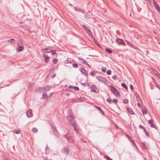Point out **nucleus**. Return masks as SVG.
I'll return each mask as SVG.
<instances>
[{
    "instance_id": "nucleus-58",
    "label": "nucleus",
    "mask_w": 160,
    "mask_h": 160,
    "mask_svg": "<svg viewBox=\"0 0 160 160\" xmlns=\"http://www.w3.org/2000/svg\"><path fill=\"white\" fill-rule=\"evenodd\" d=\"M127 135V137L128 138V139H130V137L129 136H128V135Z\"/></svg>"
},
{
    "instance_id": "nucleus-17",
    "label": "nucleus",
    "mask_w": 160,
    "mask_h": 160,
    "mask_svg": "<svg viewBox=\"0 0 160 160\" xmlns=\"http://www.w3.org/2000/svg\"><path fill=\"white\" fill-rule=\"evenodd\" d=\"M43 91H44L43 88L41 87H38L35 91V92L38 93L42 92Z\"/></svg>"
},
{
    "instance_id": "nucleus-33",
    "label": "nucleus",
    "mask_w": 160,
    "mask_h": 160,
    "mask_svg": "<svg viewBox=\"0 0 160 160\" xmlns=\"http://www.w3.org/2000/svg\"><path fill=\"white\" fill-rule=\"evenodd\" d=\"M123 103L128 104V99H124L123 101Z\"/></svg>"
},
{
    "instance_id": "nucleus-43",
    "label": "nucleus",
    "mask_w": 160,
    "mask_h": 160,
    "mask_svg": "<svg viewBox=\"0 0 160 160\" xmlns=\"http://www.w3.org/2000/svg\"><path fill=\"white\" fill-rule=\"evenodd\" d=\"M51 54L54 55L56 53V52L55 51H52L51 50Z\"/></svg>"
},
{
    "instance_id": "nucleus-40",
    "label": "nucleus",
    "mask_w": 160,
    "mask_h": 160,
    "mask_svg": "<svg viewBox=\"0 0 160 160\" xmlns=\"http://www.w3.org/2000/svg\"><path fill=\"white\" fill-rule=\"evenodd\" d=\"M90 74L91 76H93L95 74V73L94 72L92 71L90 72Z\"/></svg>"
},
{
    "instance_id": "nucleus-30",
    "label": "nucleus",
    "mask_w": 160,
    "mask_h": 160,
    "mask_svg": "<svg viewBox=\"0 0 160 160\" xmlns=\"http://www.w3.org/2000/svg\"><path fill=\"white\" fill-rule=\"evenodd\" d=\"M145 133V134L146 136H147L148 137H150V135L149 133L147 131H146L145 132H144Z\"/></svg>"
},
{
    "instance_id": "nucleus-31",
    "label": "nucleus",
    "mask_w": 160,
    "mask_h": 160,
    "mask_svg": "<svg viewBox=\"0 0 160 160\" xmlns=\"http://www.w3.org/2000/svg\"><path fill=\"white\" fill-rule=\"evenodd\" d=\"M8 42L11 43H12L15 42V39L13 38H12L8 40Z\"/></svg>"
},
{
    "instance_id": "nucleus-36",
    "label": "nucleus",
    "mask_w": 160,
    "mask_h": 160,
    "mask_svg": "<svg viewBox=\"0 0 160 160\" xmlns=\"http://www.w3.org/2000/svg\"><path fill=\"white\" fill-rule=\"evenodd\" d=\"M72 67L74 68H77L78 67V65L76 63H73L72 65Z\"/></svg>"
},
{
    "instance_id": "nucleus-27",
    "label": "nucleus",
    "mask_w": 160,
    "mask_h": 160,
    "mask_svg": "<svg viewBox=\"0 0 160 160\" xmlns=\"http://www.w3.org/2000/svg\"><path fill=\"white\" fill-rule=\"evenodd\" d=\"M105 51L106 52H107L108 53H110V54L112 53V51L111 49H109L108 48H106Z\"/></svg>"
},
{
    "instance_id": "nucleus-18",
    "label": "nucleus",
    "mask_w": 160,
    "mask_h": 160,
    "mask_svg": "<svg viewBox=\"0 0 160 160\" xmlns=\"http://www.w3.org/2000/svg\"><path fill=\"white\" fill-rule=\"evenodd\" d=\"M95 107L101 113L102 115H104V112L102 110L100 107L98 106H95Z\"/></svg>"
},
{
    "instance_id": "nucleus-14",
    "label": "nucleus",
    "mask_w": 160,
    "mask_h": 160,
    "mask_svg": "<svg viewBox=\"0 0 160 160\" xmlns=\"http://www.w3.org/2000/svg\"><path fill=\"white\" fill-rule=\"evenodd\" d=\"M32 110L30 109H29L28 111L27 114L28 117L29 118L32 116L33 113L32 112Z\"/></svg>"
},
{
    "instance_id": "nucleus-47",
    "label": "nucleus",
    "mask_w": 160,
    "mask_h": 160,
    "mask_svg": "<svg viewBox=\"0 0 160 160\" xmlns=\"http://www.w3.org/2000/svg\"><path fill=\"white\" fill-rule=\"evenodd\" d=\"M81 84L83 86H87V84L86 83H81Z\"/></svg>"
},
{
    "instance_id": "nucleus-28",
    "label": "nucleus",
    "mask_w": 160,
    "mask_h": 160,
    "mask_svg": "<svg viewBox=\"0 0 160 160\" xmlns=\"http://www.w3.org/2000/svg\"><path fill=\"white\" fill-rule=\"evenodd\" d=\"M142 114L143 115L146 114L148 113V112L146 110H145V109L143 110V109H142Z\"/></svg>"
},
{
    "instance_id": "nucleus-25",
    "label": "nucleus",
    "mask_w": 160,
    "mask_h": 160,
    "mask_svg": "<svg viewBox=\"0 0 160 160\" xmlns=\"http://www.w3.org/2000/svg\"><path fill=\"white\" fill-rule=\"evenodd\" d=\"M23 49V47L21 46H20L18 47V50L19 52L22 51Z\"/></svg>"
},
{
    "instance_id": "nucleus-19",
    "label": "nucleus",
    "mask_w": 160,
    "mask_h": 160,
    "mask_svg": "<svg viewBox=\"0 0 160 160\" xmlns=\"http://www.w3.org/2000/svg\"><path fill=\"white\" fill-rule=\"evenodd\" d=\"M42 52L43 53V54H46L50 52V50L48 49H44L42 50Z\"/></svg>"
},
{
    "instance_id": "nucleus-22",
    "label": "nucleus",
    "mask_w": 160,
    "mask_h": 160,
    "mask_svg": "<svg viewBox=\"0 0 160 160\" xmlns=\"http://www.w3.org/2000/svg\"><path fill=\"white\" fill-rule=\"evenodd\" d=\"M128 112L131 114L132 115L134 114L133 111L130 108H128L127 109Z\"/></svg>"
},
{
    "instance_id": "nucleus-59",
    "label": "nucleus",
    "mask_w": 160,
    "mask_h": 160,
    "mask_svg": "<svg viewBox=\"0 0 160 160\" xmlns=\"http://www.w3.org/2000/svg\"><path fill=\"white\" fill-rule=\"evenodd\" d=\"M157 87L160 90V86H158H158H157Z\"/></svg>"
},
{
    "instance_id": "nucleus-9",
    "label": "nucleus",
    "mask_w": 160,
    "mask_h": 160,
    "mask_svg": "<svg viewBox=\"0 0 160 160\" xmlns=\"http://www.w3.org/2000/svg\"><path fill=\"white\" fill-rule=\"evenodd\" d=\"M153 121L152 119L149 120L148 121V124L152 128H154L156 130L158 129V127L153 124Z\"/></svg>"
},
{
    "instance_id": "nucleus-6",
    "label": "nucleus",
    "mask_w": 160,
    "mask_h": 160,
    "mask_svg": "<svg viewBox=\"0 0 160 160\" xmlns=\"http://www.w3.org/2000/svg\"><path fill=\"white\" fill-rule=\"evenodd\" d=\"M96 78L100 82H101L105 84H106V83L105 82V81H106V80L105 78L99 76H96Z\"/></svg>"
},
{
    "instance_id": "nucleus-12",
    "label": "nucleus",
    "mask_w": 160,
    "mask_h": 160,
    "mask_svg": "<svg viewBox=\"0 0 160 160\" xmlns=\"http://www.w3.org/2000/svg\"><path fill=\"white\" fill-rule=\"evenodd\" d=\"M153 4L155 8L156 9L157 11L159 12H160V8L159 5L157 4L156 2L154 0H153Z\"/></svg>"
},
{
    "instance_id": "nucleus-46",
    "label": "nucleus",
    "mask_w": 160,
    "mask_h": 160,
    "mask_svg": "<svg viewBox=\"0 0 160 160\" xmlns=\"http://www.w3.org/2000/svg\"><path fill=\"white\" fill-rule=\"evenodd\" d=\"M137 105L138 107L139 108H142V106L141 105V104H140L139 102H138L137 103Z\"/></svg>"
},
{
    "instance_id": "nucleus-8",
    "label": "nucleus",
    "mask_w": 160,
    "mask_h": 160,
    "mask_svg": "<svg viewBox=\"0 0 160 160\" xmlns=\"http://www.w3.org/2000/svg\"><path fill=\"white\" fill-rule=\"evenodd\" d=\"M78 59L79 62L82 64H85L86 66L89 67H90V65L88 63H87V62H86L85 60L82 58H78Z\"/></svg>"
},
{
    "instance_id": "nucleus-2",
    "label": "nucleus",
    "mask_w": 160,
    "mask_h": 160,
    "mask_svg": "<svg viewBox=\"0 0 160 160\" xmlns=\"http://www.w3.org/2000/svg\"><path fill=\"white\" fill-rule=\"evenodd\" d=\"M81 26L83 27L85 32L90 37L94 38L91 30L88 26L84 24L81 25Z\"/></svg>"
},
{
    "instance_id": "nucleus-50",
    "label": "nucleus",
    "mask_w": 160,
    "mask_h": 160,
    "mask_svg": "<svg viewBox=\"0 0 160 160\" xmlns=\"http://www.w3.org/2000/svg\"><path fill=\"white\" fill-rule=\"evenodd\" d=\"M139 127L141 129H143L144 128L142 125H139Z\"/></svg>"
},
{
    "instance_id": "nucleus-13",
    "label": "nucleus",
    "mask_w": 160,
    "mask_h": 160,
    "mask_svg": "<svg viewBox=\"0 0 160 160\" xmlns=\"http://www.w3.org/2000/svg\"><path fill=\"white\" fill-rule=\"evenodd\" d=\"M143 148L145 149H148L149 148V145L146 142H143L141 143Z\"/></svg>"
},
{
    "instance_id": "nucleus-42",
    "label": "nucleus",
    "mask_w": 160,
    "mask_h": 160,
    "mask_svg": "<svg viewBox=\"0 0 160 160\" xmlns=\"http://www.w3.org/2000/svg\"><path fill=\"white\" fill-rule=\"evenodd\" d=\"M73 88L76 91H78L79 90V88L77 86H74L73 87Z\"/></svg>"
},
{
    "instance_id": "nucleus-34",
    "label": "nucleus",
    "mask_w": 160,
    "mask_h": 160,
    "mask_svg": "<svg viewBox=\"0 0 160 160\" xmlns=\"http://www.w3.org/2000/svg\"><path fill=\"white\" fill-rule=\"evenodd\" d=\"M104 158L107 160H112L109 156L106 155L104 156Z\"/></svg>"
},
{
    "instance_id": "nucleus-1",
    "label": "nucleus",
    "mask_w": 160,
    "mask_h": 160,
    "mask_svg": "<svg viewBox=\"0 0 160 160\" xmlns=\"http://www.w3.org/2000/svg\"><path fill=\"white\" fill-rule=\"evenodd\" d=\"M68 121L70 123V124L73 126H74V130H77V124L75 122L74 120V117L73 115V113L72 112L70 113L69 115L67 117Z\"/></svg>"
},
{
    "instance_id": "nucleus-53",
    "label": "nucleus",
    "mask_w": 160,
    "mask_h": 160,
    "mask_svg": "<svg viewBox=\"0 0 160 160\" xmlns=\"http://www.w3.org/2000/svg\"><path fill=\"white\" fill-rule=\"evenodd\" d=\"M86 84L87 86L89 87V88H90V86L89 84V83H86Z\"/></svg>"
},
{
    "instance_id": "nucleus-5",
    "label": "nucleus",
    "mask_w": 160,
    "mask_h": 160,
    "mask_svg": "<svg viewBox=\"0 0 160 160\" xmlns=\"http://www.w3.org/2000/svg\"><path fill=\"white\" fill-rule=\"evenodd\" d=\"M90 88L91 89V92H94L96 93H98L99 92L98 89L95 85H90Z\"/></svg>"
},
{
    "instance_id": "nucleus-39",
    "label": "nucleus",
    "mask_w": 160,
    "mask_h": 160,
    "mask_svg": "<svg viewBox=\"0 0 160 160\" xmlns=\"http://www.w3.org/2000/svg\"><path fill=\"white\" fill-rule=\"evenodd\" d=\"M77 10L78 11H80L82 12H84V10H82L81 8H76Z\"/></svg>"
},
{
    "instance_id": "nucleus-54",
    "label": "nucleus",
    "mask_w": 160,
    "mask_h": 160,
    "mask_svg": "<svg viewBox=\"0 0 160 160\" xmlns=\"http://www.w3.org/2000/svg\"><path fill=\"white\" fill-rule=\"evenodd\" d=\"M136 98H140L138 94V93H137V94H136Z\"/></svg>"
},
{
    "instance_id": "nucleus-16",
    "label": "nucleus",
    "mask_w": 160,
    "mask_h": 160,
    "mask_svg": "<svg viewBox=\"0 0 160 160\" xmlns=\"http://www.w3.org/2000/svg\"><path fill=\"white\" fill-rule=\"evenodd\" d=\"M43 56L45 58V62H48L49 59V57L46 54H43Z\"/></svg>"
},
{
    "instance_id": "nucleus-11",
    "label": "nucleus",
    "mask_w": 160,
    "mask_h": 160,
    "mask_svg": "<svg viewBox=\"0 0 160 160\" xmlns=\"http://www.w3.org/2000/svg\"><path fill=\"white\" fill-rule=\"evenodd\" d=\"M79 70L83 74L86 75L87 76H88V73L87 71L84 68L82 67H80L79 68Z\"/></svg>"
},
{
    "instance_id": "nucleus-57",
    "label": "nucleus",
    "mask_w": 160,
    "mask_h": 160,
    "mask_svg": "<svg viewBox=\"0 0 160 160\" xmlns=\"http://www.w3.org/2000/svg\"><path fill=\"white\" fill-rule=\"evenodd\" d=\"M73 86H69L68 87V88H73Z\"/></svg>"
},
{
    "instance_id": "nucleus-56",
    "label": "nucleus",
    "mask_w": 160,
    "mask_h": 160,
    "mask_svg": "<svg viewBox=\"0 0 160 160\" xmlns=\"http://www.w3.org/2000/svg\"><path fill=\"white\" fill-rule=\"evenodd\" d=\"M48 149H49V148L47 146H46V148L45 149V150H47Z\"/></svg>"
},
{
    "instance_id": "nucleus-21",
    "label": "nucleus",
    "mask_w": 160,
    "mask_h": 160,
    "mask_svg": "<svg viewBox=\"0 0 160 160\" xmlns=\"http://www.w3.org/2000/svg\"><path fill=\"white\" fill-rule=\"evenodd\" d=\"M43 88L44 91L45 92L49 91L50 89V87L49 86H46Z\"/></svg>"
},
{
    "instance_id": "nucleus-61",
    "label": "nucleus",
    "mask_w": 160,
    "mask_h": 160,
    "mask_svg": "<svg viewBox=\"0 0 160 160\" xmlns=\"http://www.w3.org/2000/svg\"><path fill=\"white\" fill-rule=\"evenodd\" d=\"M52 94V93H51V96Z\"/></svg>"
},
{
    "instance_id": "nucleus-35",
    "label": "nucleus",
    "mask_w": 160,
    "mask_h": 160,
    "mask_svg": "<svg viewBox=\"0 0 160 160\" xmlns=\"http://www.w3.org/2000/svg\"><path fill=\"white\" fill-rule=\"evenodd\" d=\"M13 132L14 133L17 134H18L20 133V131L18 130H14Z\"/></svg>"
},
{
    "instance_id": "nucleus-51",
    "label": "nucleus",
    "mask_w": 160,
    "mask_h": 160,
    "mask_svg": "<svg viewBox=\"0 0 160 160\" xmlns=\"http://www.w3.org/2000/svg\"><path fill=\"white\" fill-rule=\"evenodd\" d=\"M56 76V74L55 73L52 76V78H54Z\"/></svg>"
},
{
    "instance_id": "nucleus-37",
    "label": "nucleus",
    "mask_w": 160,
    "mask_h": 160,
    "mask_svg": "<svg viewBox=\"0 0 160 160\" xmlns=\"http://www.w3.org/2000/svg\"><path fill=\"white\" fill-rule=\"evenodd\" d=\"M106 101L109 103H111L112 102V100L110 98H107V99H106Z\"/></svg>"
},
{
    "instance_id": "nucleus-60",
    "label": "nucleus",
    "mask_w": 160,
    "mask_h": 160,
    "mask_svg": "<svg viewBox=\"0 0 160 160\" xmlns=\"http://www.w3.org/2000/svg\"><path fill=\"white\" fill-rule=\"evenodd\" d=\"M148 2H150L151 0H147Z\"/></svg>"
},
{
    "instance_id": "nucleus-10",
    "label": "nucleus",
    "mask_w": 160,
    "mask_h": 160,
    "mask_svg": "<svg viewBox=\"0 0 160 160\" xmlns=\"http://www.w3.org/2000/svg\"><path fill=\"white\" fill-rule=\"evenodd\" d=\"M62 151L64 154H66V155H68V154L69 149V148L67 147H64L62 148Z\"/></svg>"
},
{
    "instance_id": "nucleus-38",
    "label": "nucleus",
    "mask_w": 160,
    "mask_h": 160,
    "mask_svg": "<svg viewBox=\"0 0 160 160\" xmlns=\"http://www.w3.org/2000/svg\"><path fill=\"white\" fill-rule=\"evenodd\" d=\"M111 71L110 70H108L107 72V74L108 75H111Z\"/></svg>"
},
{
    "instance_id": "nucleus-32",
    "label": "nucleus",
    "mask_w": 160,
    "mask_h": 160,
    "mask_svg": "<svg viewBox=\"0 0 160 160\" xmlns=\"http://www.w3.org/2000/svg\"><path fill=\"white\" fill-rule=\"evenodd\" d=\"M58 60L57 58H54L52 61V62L54 64H56L58 62Z\"/></svg>"
},
{
    "instance_id": "nucleus-45",
    "label": "nucleus",
    "mask_w": 160,
    "mask_h": 160,
    "mask_svg": "<svg viewBox=\"0 0 160 160\" xmlns=\"http://www.w3.org/2000/svg\"><path fill=\"white\" fill-rule=\"evenodd\" d=\"M112 78L114 80H116L117 79V76L116 75H113Z\"/></svg>"
},
{
    "instance_id": "nucleus-26",
    "label": "nucleus",
    "mask_w": 160,
    "mask_h": 160,
    "mask_svg": "<svg viewBox=\"0 0 160 160\" xmlns=\"http://www.w3.org/2000/svg\"><path fill=\"white\" fill-rule=\"evenodd\" d=\"M48 95L46 93H43L42 95V98L43 99H46L48 98Z\"/></svg>"
},
{
    "instance_id": "nucleus-3",
    "label": "nucleus",
    "mask_w": 160,
    "mask_h": 160,
    "mask_svg": "<svg viewBox=\"0 0 160 160\" xmlns=\"http://www.w3.org/2000/svg\"><path fill=\"white\" fill-rule=\"evenodd\" d=\"M51 129H52L55 136L59 138V135L56 127L53 123L51 122Z\"/></svg>"
},
{
    "instance_id": "nucleus-49",
    "label": "nucleus",
    "mask_w": 160,
    "mask_h": 160,
    "mask_svg": "<svg viewBox=\"0 0 160 160\" xmlns=\"http://www.w3.org/2000/svg\"><path fill=\"white\" fill-rule=\"evenodd\" d=\"M136 99H137V101H138V102H139L140 101H141V99L140 98H140H137Z\"/></svg>"
},
{
    "instance_id": "nucleus-15",
    "label": "nucleus",
    "mask_w": 160,
    "mask_h": 160,
    "mask_svg": "<svg viewBox=\"0 0 160 160\" xmlns=\"http://www.w3.org/2000/svg\"><path fill=\"white\" fill-rule=\"evenodd\" d=\"M65 137L70 142H72L73 141L72 137L70 136L69 134H66L65 135Z\"/></svg>"
},
{
    "instance_id": "nucleus-29",
    "label": "nucleus",
    "mask_w": 160,
    "mask_h": 160,
    "mask_svg": "<svg viewBox=\"0 0 160 160\" xmlns=\"http://www.w3.org/2000/svg\"><path fill=\"white\" fill-rule=\"evenodd\" d=\"M32 132L36 133L37 132L38 129L35 128H33L32 129Z\"/></svg>"
},
{
    "instance_id": "nucleus-4",
    "label": "nucleus",
    "mask_w": 160,
    "mask_h": 160,
    "mask_svg": "<svg viewBox=\"0 0 160 160\" xmlns=\"http://www.w3.org/2000/svg\"><path fill=\"white\" fill-rule=\"evenodd\" d=\"M109 88L110 90L113 94L117 97L119 96L120 93L112 85H110Z\"/></svg>"
},
{
    "instance_id": "nucleus-44",
    "label": "nucleus",
    "mask_w": 160,
    "mask_h": 160,
    "mask_svg": "<svg viewBox=\"0 0 160 160\" xmlns=\"http://www.w3.org/2000/svg\"><path fill=\"white\" fill-rule=\"evenodd\" d=\"M106 68L105 67H103L102 68V70H101L103 72H105L106 71Z\"/></svg>"
},
{
    "instance_id": "nucleus-7",
    "label": "nucleus",
    "mask_w": 160,
    "mask_h": 160,
    "mask_svg": "<svg viewBox=\"0 0 160 160\" xmlns=\"http://www.w3.org/2000/svg\"><path fill=\"white\" fill-rule=\"evenodd\" d=\"M116 42L119 45H122L124 46L126 45V44L122 39L121 38H118L116 40Z\"/></svg>"
},
{
    "instance_id": "nucleus-24",
    "label": "nucleus",
    "mask_w": 160,
    "mask_h": 160,
    "mask_svg": "<svg viewBox=\"0 0 160 160\" xmlns=\"http://www.w3.org/2000/svg\"><path fill=\"white\" fill-rule=\"evenodd\" d=\"M121 86L125 89L127 90L128 89V87L127 85L124 83H121Z\"/></svg>"
},
{
    "instance_id": "nucleus-20",
    "label": "nucleus",
    "mask_w": 160,
    "mask_h": 160,
    "mask_svg": "<svg viewBox=\"0 0 160 160\" xmlns=\"http://www.w3.org/2000/svg\"><path fill=\"white\" fill-rule=\"evenodd\" d=\"M73 61V60L70 58H67L66 60L65 61L66 63H70Z\"/></svg>"
},
{
    "instance_id": "nucleus-48",
    "label": "nucleus",
    "mask_w": 160,
    "mask_h": 160,
    "mask_svg": "<svg viewBox=\"0 0 160 160\" xmlns=\"http://www.w3.org/2000/svg\"><path fill=\"white\" fill-rule=\"evenodd\" d=\"M130 88L132 90L134 89L133 86L132 85H130Z\"/></svg>"
},
{
    "instance_id": "nucleus-52",
    "label": "nucleus",
    "mask_w": 160,
    "mask_h": 160,
    "mask_svg": "<svg viewBox=\"0 0 160 160\" xmlns=\"http://www.w3.org/2000/svg\"><path fill=\"white\" fill-rule=\"evenodd\" d=\"M132 144L136 145V143L134 142V141L133 140L132 141Z\"/></svg>"
},
{
    "instance_id": "nucleus-23",
    "label": "nucleus",
    "mask_w": 160,
    "mask_h": 160,
    "mask_svg": "<svg viewBox=\"0 0 160 160\" xmlns=\"http://www.w3.org/2000/svg\"><path fill=\"white\" fill-rule=\"evenodd\" d=\"M152 71H153L154 73L157 76H158V75H160V74H159V73L156 70L153 69Z\"/></svg>"
},
{
    "instance_id": "nucleus-55",
    "label": "nucleus",
    "mask_w": 160,
    "mask_h": 160,
    "mask_svg": "<svg viewBox=\"0 0 160 160\" xmlns=\"http://www.w3.org/2000/svg\"><path fill=\"white\" fill-rule=\"evenodd\" d=\"M143 129L144 132H145L146 131H147L145 128H143Z\"/></svg>"
},
{
    "instance_id": "nucleus-41",
    "label": "nucleus",
    "mask_w": 160,
    "mask_h": 160,
    "mask_svg": "<svg viewBox=\"0 0 160 160\" xmlns=\"http://www.w3.org/2000/svg\"><path fill=\"white\" fill-rule=\"evenodd\" d=\"M118 100L116 99H114L112 101V102L115 103H116L118 102Z\"/></svg>"
}]
</instances>
